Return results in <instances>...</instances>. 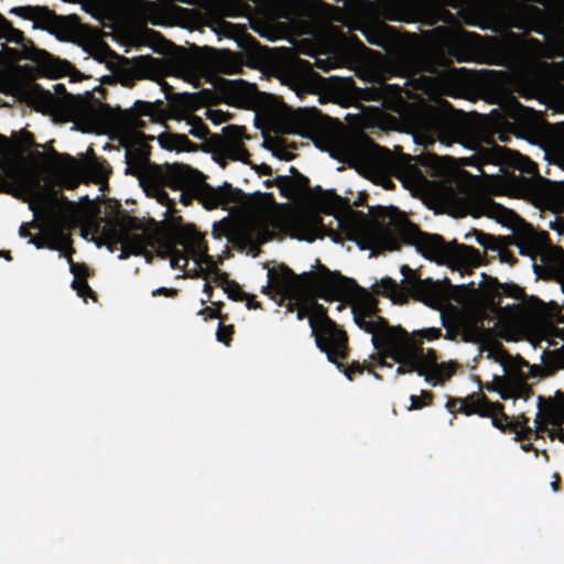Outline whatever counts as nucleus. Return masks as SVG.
<instances>
[{"instance_id": "27", "label": "nucleus", "mask_w": 564, "mask_h": 564, "mask_svg": "<svg viewBox=\"0 0 564 564\" xmlns=\"http://www.w3.org/2000/svg\"><path fill=\"white\" fill-rule=\"evenodd\" d=\"M486 389L488 391H498L500 393L501 399H517V398H527L530 393H532L531 388H529L525 383L520 382L517 386H509L506 383L503 378H496L495 382L487 383Z\"/></svg>"}, {"instance_id": "2", "label": "nucleus", "mask_w": 564, "mask_h": 564, "mask_svg": "<svg viewBox=\"0 0 564 564\" xmlns=\"http://www.w3.org/2000/svg\"><path fill=\"white\" fill-rule=\"evenodd\" d=\"M373 221L367 232H348L361 249L372 251L399 250L402 243L416 247L425 258L438 263L458 262L476 268L481 264L482 256L478 249L453 242H446L440 235L422 232L408 217L395 207L371 209Z\"/></svg>"}, {"instance_id": "4", "label": "nucleus", "mask_w": 564, "mask_h": 564, "mask_svg": "<svg viewBox=\"0 0 564 564\" xmlns=\"http://www.w3.org/2000/svg\"><path fill=\"white\" fill-rule=\"evenodd\" d=\"M378 312L375 303H360L351 310L358 327L371 334V343L377 349L372 358L381 367L389 366L386 359L391 358L399 364L398 375L416 372L421 377L426 376L432 362L424 357L423 350L412 347L408 332L401 326L389 325Z\"/></svg>"}, {"instance_id": "50", "label": "nucleus", "mask_w": 564, "mask_h": 564, "mask_svg": "<svg viewBox=\"0 0 564 564\" xmlns=\"http://www.w3.org/2000/svg\"><path fill=\"white\" fill-rule=\"evenodd\" d=\"M499 289L501 290V293L507 297L522 300L525 296L523 289L513 283L499 284Z\"/></svg>"}, {"instance_id": "42", "label": "nucleus", "mask_w": 564, "mask_h": 564, "mask_svg": "<svg viewBox=\"0 0 564 564\" xmlns=\"http://www.w3.org/2000/svg\"><path fill=\"white\" fill-rule=\"evenodd\" d=\"M471 234L475 236L476 241L482 246L486 250H496L499 248V240L501 237L496 238L490 234H486L481 230L473 229Z\"/></svg>"}, {"instance_id": "22", "label": "nucleus", "mask_w": 564, "mask_h": 564, "mask_svg": "<svg viewBox=\"0 0 564 564\" xmlns=\"http://www.w3.org/2000/svg\"><path fill=\"white\" fill-rule=\"evenodd\" d=\"M224 133V150L226 154L234 161H246L249 152L242 143L243 130L238 126H227L223 129Z\"/></svg>"}, {"instance_id": "31", "label": "nucleus", "mask_w": 564, "mask_h": 564, "mask_svg": "<svg viewBox=\"0 0 564 564\" xmlns=\"http://www.w3.org/2000/svg\"><path fill=\"white\" fill-rule=\"evenodd\" d=\"M169 183L170 181L166 177H162V180H159L158 182L151 180H143L140 182L148 195L155 197L160 204L172 208L175 203L169 197V194L164 189L165 187H169Z\"/></svg>"}, {"instance_id": "34", "label": "nucleus", "mask_w": 564, "mask_h": 564, "mask_svg": "<svg viewBox=\"0 0 564 564\" xmlns=\"http://www.w3.org/2000/svg\"><path fill=\"white\" fill-rule=\"evenodd\" d=\"M507 376L514 377L521 381L525 378L524 368L530 369V364L519 355L513 357L510 355V360L502 367Z\"/></svg>"}, {"instance_id": "30", "label": "nucleus", "mask_w": 564, "mask_h": 564, "mask_svg": "<svg viewBox=\"0 0 564 564\" xmlns=\"http://www.w3.org/2000/svg\"><path fill=\"white\" fill-rule=\"evenodd\" d=\"M488 410L492 413L487 417L491 419L492 425L502 433H512L517 430L513 417L505 413V408L500 402H490Z\"/></svg>"}, {"instance_id": "16", "label": "nucleus", "mask_w": 564, "mask_h": 564, "mask_svg": "<svg viewBox=\"0 0 564 564\" xmlns=\"http://www.w3.org/2000/svg\"><path fill=\"white\" fill-rule=\"evenodd\" d=\"M1 39L17 45V47H9L4 43L1 44V47L4 48V54L11 63H17L22 59L41 63L48 56L45 51L36 48L33 42L24 36L22 31L13 28L2 15H0V40Z\"/></svg>"}, {"instance_id": "25", "label": "nucleus", "mask_w": 564, "mask_h": 564, "mask_svg": "<svg viewBox=\"0 0 564 564\" xmlns=\"http://www.w3.org/2000/svg\"><path fill=\"white\" fill-rule=\"evenodd\" d=\"M52 143L53 141L44 147L47 150V163L61 174H77L80 169L79 162L68 153L57 152Z\"/></svg>"}, {"instance_id": "29", "label": "nucleus", "mask_w": 564, "mask_h": 564, "mask_svg": "<svg viewBox=\"0 0 564 564\" xmlns=\"http://www.w3.org/2000/svg\"><path fill=\"white\" fill-rule=\"evenodd\" d=\"M368 43L387 48L389 45V33L392 28L384 24L378 23L373 25H365L360 29Z\"/></svg>"}, {"instance_id": "47", "label": "nucleus", "mask_w": 564, "mask_h": 564, "mask_svg": "<svg viewBox=\"0 0 564 564\" xmlns=\"http://www.w3.org/2000/svg\"><path fill=\"white\" fill-rule=\"evenodd\" d=\"M225 293H227L230 300L236 302H242L247 297V293L234 280H231L227 285H225Z\"/></svg>"}, {"instance_id": "55", "label": "nucleus", "mask_w": 564, "mask_h": 564, "mask_svg": "<svg viewBox=\"0 0 564 564\" xmlns=\"http://www.w3.org/2000/svg\"><path fill=\"white\" fill-rule=\"evenodd\" d=\"M169 253L171 258V265L172 268H182L186 267L188 263V258L184 256L180 250H177L175 247L169 248Z\"/></svg>"}, {"instance_id": "23", "label": "nucleus", "mask_w": 564, "mask_h": 564, "mask_svg": "<svg viewBox=\"0 0 564 564\" xmlns=\"http://www.w3.org/2000/svg\"><path fill=\"white\" fill-rule=\"evenodd\" d=\"M275 187L279 188L282 197L294 199L310 191V180L303 174L295 176L279 175L275 181Z\"/></svg>"}, {"instance_id": "62", "label": "nucleus", "mask_w": 564, "mask_h": 564, "mask_svg": "<svg viewBox=\"0 0 564 564\" xmlns=\"http://www.w3.org/2000/svg\"><path fill=\"white\" fill-rule=\"evenodd\" d=\"M159 295L174 297L177 295V290L167 289V288H159V289L152 291V296H159Z\"/></svg>"}, {"instance_id": "36", "label": "nucleus", "mask_w": 564, "mask_h": 564, "mask_svg": "<svg viewBox=\"0 0 564 564\" xmlns=\"http://www.w3.org/2000/svg\"><path fill=\"white\" fill-rule=\"evenodd\" d=\"M541 313L551 321L564 324V303L558 304L555 301L549 303L540 302Z\"/></svg>"}, {"instance_id": "63", "label": "nucleus", "mask_w": 564, "mask_h": 564, "mask_svg": "<svg viewBox=\"0 0 564 564\" xmlns=\"http://www.w3.org/2000/svg\"><path fill=\"white\" fill-rule=\"evenodd\" d=\"M23 145L25 149L32 148V147H35V148L42 147L41 144L35 143L33 134L28 131L23 132Z\"/></svg>"}, {"instance_id": "3", "label": "nucleus", "mask_w": 564, "mask_h": 564, "mask_svg": "<svg viewBox=\"0 0 564 564\" xmlns=\"http://www.w3.org/2000/svg\"><path fill=\"white\" fill-rule=\"evenodd\" d=\"M550 161L564 170V142L549 153ZM464 165L475 166L482 177L494 178L501 173L509 175L511 187L519 196L538 207L557 206L564 212V182L542 177L536 163L519 152L496 143L475 149L473 155L463 158Z\"/></svg>"}, {"instance_id": "11", "label": "nucleus", "mask_w": 564, "mask_h": 564, "mask_svg": "<svg viewBox=\"0 0 564 564\" xmlns=\"http://www.w3.org/2000/svg\"><path fill=\"white\" fill-rule=\"evenodd\" d=\"M9 140L0 134V193L26 199L39 200L42 197L41 178L37 173L29 171L21 158L7 154Z\"/></svg>"}, {"instance_id": "53", "label": "nucleus", "mask_w": 564, "mask_h": 564, "mask_svg": "<svg viewBox=\"0 0 564 564\" xmlns=\"http://www.w3.org/2000/svg\"><path fill=\"white\" fill-rule=\"evenodd\" d=\"M69 263V270L74 274V279H84L86 280L89 274V269L85 263H76L74 262L72 254L67 257Z\"/></svg>"}, {"instance_id": "12", "label": "nucleus", "mask_w": 564, "mask_h": 564, "mask_svg": "<svg viewBox=\"0 0 564 564\" xmlns=\"http://www.w3.org/2000/svg\"><path fill=\"white\" fill-rule=\"evenodd\" d=\"M401 273L403 275L401 284H398L391 278L381 280V288L386 295L393 296L402 290L412 299L423 302L433 308H438L448 297L446 289L454 288L447 278L442 282L433 281L430 278L422 279L415 270L405 264L401 267Z\"/></svg>"}, {"instance_id": "54", "label": "nucleus", "mask_w": 564, "mask_h": 564, "mask_svg": "<svg viewBox=\"0 0 564 564\" xmlns=\"http://www.w3.org/2000/svg\"><path fill=\"white\" fill-rule=\"evenodd\" d=\"M535 430H533V435L535 440L543 438L542 433H547V425L551 424L547 419V412L545 413V417H542L541 413L539 412L535 420Z\"/></svg>"}, {"instance_id": "56", "label": "nucleus", "mask_w": 564, "mask_h": 564, "mask_svg": "<svg viewBox=\"0 0 564 564\" xmlns=\"http://www.w3.org/2000/svg\"><path fill=\"white\" fill-rule=\"evenodd\" d=\"M172 138L177 140L175 141V150L177 151H193L196 149V145L185 134L176 133V137Z\"/></svg>"}, {"instance_id": "5", "label": "nucleus", "mask_w": 564, "mask_h": 564, "mask_svg": "<svg viewBox=\"0 0 564 564\" xmlns=\"http://www.w3.org/2000/svg\"><path fill=\"white\" fill-rule=\"evenodd\" d=\"M269 278L279 291L284 292L280 305H285L286 313L296 312L299 321L308 318L311 313L310 301L304 299L307 285L326 301H344L358 288L355 280L332 272L324 265L318 273L311 271L299 275L289 267L281 264L276 269H269Z\"/></svg>"}, {"instance_id": "45", "label": "nucleus", "mask_w": 564, "mask_h": 564, "mask_svg": "<svg viewBox=\"0 0 564 564\" xmlns=\"http://www.w3.org/2000/svg\"><path fill=\"white\" fill-rule=\"evenodd\" d=\"M432 400H433V393L422 390L420 397H416V395L410 397L411 405H410L409 410H420L426 405H430L432 403Z\"/></svg>"}, {"instance_id": "64", "label": "nucleus", "mask_w": 564, "mask_h": 564, "mask_svg": "<svg viewBox=\"0 0 564 564\" xmlns=\"http://www.w3.org/2000/svg\"><path fill=\"white\" fill-rule=\"evenodd\" d=\"M245 301H246V306H247L248 310L261 308V304H260V302H258L256 300L254 295H248L247 294V297L245 299Z\"/></svg>"}, {"instance_id": "35", "label": "nucleus", "mask_w": 564, "mask_h": 564, "mask_svg": "<svg viewBox=\"0 0 564 564\" xmlns=\"http://www.w3.org/2000/svg\"><path fill=\"white\" fill-rule=\"evenodd\" d=\"M345 361L346 360H338L337 362L333 364L336 365L337 369L341 371L350 381L354 380V377L356 375H362L365 370H367L370 373H375L366 361H364L362 364L359 361H352L349 365H347Z\"/></svg>"}, {"instance_id": "49", "label": "nucleus", "mask_w": 564, "mask_h": 564, "mask_svg": "<svg viewBox=\"0 0 564 564\" xmlns=\"http://www.w3.org/2000/svg\"><path fill=\"white\" fill-rule=\"evenodd\" d=\"M498 253V257L501 262H506L509 264H514L517 262V258L514 254L509 250L508 245L506 242L505 238H500L499 240V248L494 250Z\"/></svg>"}, {"instance_id": "6", "label": "nucleus", "mask_w": 564, "mask_h": 564, "mask_svg": "<svg viewBox=\"0 0 564 564\" xmlns=\"http://www.w3.org/2000/svg\"><path fill=\"white\" fill-rule=\"evenodd\" d=\"M326 228L319 215L310 212H294L286 216L269 213L263 217L245 223L231 232H214L215 236H227L231 241L243 247H258L273 236L272 232H289L292 238L313 242L322 238Z\"/></svg>"}, {"instance_id": "51", "label": "nucleus", "mask_w": 564, "mask_h": 564, "mask_svg": "<svg viewBox=\"0 0 564 564\" xmlns=\"http://www.w3.org/2000/svg\"><path fill=\"white\" fill-rule=\"evenodd\" d=\"M234 333V325H225L224 322H220L216 332L217 340L229 346L232 340Z\"/></svg>"}, {"instance_id": "37", "label": "nucleus", "mask_w": 564, "mask_h": 564, "mask_svg": "<svg viewBox=\"0 0 564 564\" xmlns=\"http://www.w3.org/2000/svg\"><path fill=\"white\" fill-rule=\"evenodd\" d=\"M133 0H95L96 4L106 13L116 15L131 6Z\"/></svg>"}, {"instance_id": "18", "label": "nucleus", "mask_w": 564, "mask_h": 564, "mask_svg": "<svg viewBox=\"0 0 564 564\" xmlns=\"http://www.w3.org/2000/svg\"><path fill=\"white\" fill-rule=\"evenodd\" d=\"M13 95L36 111L50 113L56 110L58 100L50 90H45L33 82H17L13 84Z\"/></svg>"}, {"instance_id": "28", "label": "nucleus", "mask_w": 564, "mask_h": 564, "mask_svg": "<svg viewBox=\"0 0 564 564\" xmlns=\"http://www.w3.org/2000/svg\"><path fill=\"white\" fill-rule=\"evenodd\" d=\"M216 65L220 73L237 74L240 73L243 65V54L234 53L229 50H221L216 58Z\"/></svg>"}, {"instance_id": "41", "label": "nucleus", "mask_w": 564, "mask_h": 564, "mask_svg": "<svg viewBox=\"0 0 564 564\" xmlns=\"http://www.w3.org/2000/svg\"><path fill=\"white\" fill-rule=\"evenodd\" d=\"M187 124L191 126L188 133L199 140H206L210 134L208 127L204 123L202 118L197 116H189Z\"/></svg>"}, {"instance_id": "8", "label": "nucleus", "mask_w": 564, "mask_h": 564, "mask_svg": "<svg viewBox=\"0 0 564 564\" xmlns=\"http://www.w3.org/2000/svg\"><path fill=\"white\" fill-rule=\"evenodd\" d=\"M152 177L156 181L166 177L170 181L169 188L180 192L178 199L184 206H188L194 199H197L205 208L215 209L234 200L230 184L225 183L215 188L205 182L202 172L186 164L167 165V172L164 174L154 170Z\"/></svg>"}, {"instance_id": "24", "label": "nucleus", "mask_w": 564, "mask_h": 564, "mask_svg": "<svg viewBox=\"0 0 564 564\" xmlns=\"http://www.w3.org/2000/svg\"><path fill=\"white\" fill-rule=\"evenodd\" d=\"M321 120L322 113L316 108L299 109L293 116L297 132L306 137H312L318 132Z\"/></svg>"}, {"instance_id": "33", "label": "nucleus", "mask_w": 564, "mask_h": 564, "mask_svg": "<svg viewBox=\"0 0 564 564\" xmlns=\"http://www.w3.org/2000/svg\"><path fill=\"white\" fill-rule=\"evenodd\" d=\"M87 170L96 183L107 181L112 172L110 164L105 159H94L87 165Z\"/></svg>"}, {"instance_id": "48", "label": "nucleus", "mask_w": 564, "mask_h": 564, "mask_svg": "<svg viewBox=\"0 0 564 564\" xmlns=\"http://www.w3.org/2000/svg\"><path fill=\"white\" fill-rule=\"evenodd\" d=\"M72 288L77 292L78 296L83 299L93 297L95 299V292L91 290L87 280L84 279H74L72 282Z\"/></svg>"}, {"instance_id": "57", "label": "nucleus", "mask_w": 564, "mask_h": 564, "mask_svg": "<svg viewBox=\"0 0 564 564\" xmlns=\"http://www.w3.org/2000/svg\"><path fill=\"white\" fill-rule=\"evenodd\" d=\"M199 315L204 316L205 319L207 318H218L220 322H225L227 321L228 316L226 314H223L221 312H219V310H215L213 306H206L204 308H202L199 312H198Z\"/></svg>"}, {"instance_id": "1", "label": "nucleus", "mask_w": 564, "mask_h": 564, "mask_svg": "<svg viewBox=\"0 0 564 564\" xmlns=\"http://www.w3.org/2000/svg\"><path fill=\"white\" fill-rule=\"evenodd\" d=\"M441 197L460 216H487L505 226L513 227L511 245L519 249L520 254L533 260L535 270L536 260H540L542 267L560 281L564 291V250L551 243L547 232L534 230L514 212L484 194L468 172L462 171L446 178L441 185Z\"/></svg>"}, {"instance_id": "60", "label": "nucleus", "mask_w": 564, "mask_h": 564, "mask_svg": "<svg viewBox=\"0 0 564 564\" xmlns=\"http://www.w3.org/2000/svg\"><path fill=\"white\" fill-rule=\"evenodd\" d=\"M19 234L23 238H30L29 242L35 245L37 248H42L43 243L32 237L29 226L26 224L21 225Z\"/></svg>"}, {"instance_id": "52", "label": "nucleus", "mask_w": 564, "mask_h": 564, "mask_svg": "<svg viewBox=\"0 0 564 564\" xmlns=\"http://www.w3.org/2000/svg\"><path fill=\"white\" fill-rule=\"evenodd\" d=\"M547 419L551 425H562L564 423V404L552 405L547 410Z\"/></svg>"}, {"instance_id": "32", "label": "nucleus", "mask_w": 564, "mask_h": 564, "mask_svg": "<svg viewBox=\"0 0 564 564\" xmlns=\"http://www.w3.org/2000/svg\"><path fill=\"white\" fill-rule=\"evenodd\" d=\"M308 324L312 333L326 325V321L334 322L327 314V310L314 300H310Z\"/></svg>"}, {"instance_id": "19", "label": "nucleus", "mask_w": 564, "mask_h": 564, "mask_svg": "<svg viewBox=\"0 0 564 564\" xmlns=\"http://www.w3.org/2000/svg\"><path fill=\"white\" fill-rule=\"evenodd\" d=\"M420 158L402 154L391 162L392 174L400 180L406 188H420L427 182L426 175L419 166Z\"/></svg>"}, {"instance_id": "14", "label": "nucleus", "mask_w": 564, "mask_h": 564, "mask_svg": "<svg viewBox=\"0 0 564 564\" xmlns=\"http://www.w3.org/2000/svg\"><path fill=\"white\" fill-rule=\"evenodd\" d=\"M11 12L33 21L35 26L47 30L64 40L79 37L84 29L77 15H57L46 7H17Z\"/></svg>"}, {"instance_id": "46", "label": "nucleus", "mask_w": 564, "mask_h": 564, "mask_svg": "<svg viewBox=\"0 0 564 564\" xmlns=\"http://www.w3.org/2000/svg\"><path fill=\"white\" fill-rule=\"evenodd\" d=\"M464 333L465 341L479 343L482 336V329L478 322L465 325Z\"/></svg>"}, {"instance_id": "13", "label": "nucleus", "mask_w": 564, "mask_h": 564, "mask_svg": "<svg viewBox=\"0 0 564 564\" xmlns=\"http://www.w3.org/2000/svg\"><path fill=\"white\" fill-rule=\"evenodd\" d=\"M477 37L475 33L464 32L451 37L444 48L431 51L415 56L420 72L432 75H442L451 68L453 61L458 63L471 62L477 56V51L469 37Z\"/></svg>"}, {"instance_id": "61", "label": "nucleus", "mask_w": 564, "mask_h": 564, "mask_svg": "<svg viewBox=\"0 0 564 564\" xmlns=\"http://www.w3.org/2000/svg\"><path fill=\"white\" fill-rule=\"evenodd\" d=\"M213 281L225 291V285H227L231 280L228 279L225 272H216Z\"/></svg>"}, {"instance_id": "39", "label": "nucleus", "mask_w": 564, "mask_h": 564, "mask_svg": "<svg viewBox=\"0 0 564 564\" xmlns=\"http://www.w3.org/2000/svg\"><path fill=\"white\" fill-rule=\"evenodd\" d=\"M443 7L437 9V17H433L431 21H429V25H434L437 21L447 22L449 19H453V14L447 11L444 7H451L453 9H458L462 7L464 0H438Z\"/></svg>"}, {"instance_id": "21", "label": "nucleus", "mask_w": 564, "mask_h": 564, "mask_svg": "<svg viewBox=\"0 0 564 564\" xmlns=\"http://www.w3.org/2000/svg\"><path fill=\"white\" fill-rule=\"evenodd\" d=\"M225 93L232 102L251 108L257 105L264 94L260 93L256 84L242 79L225 80Z\"/></svg>"}, {"instance_id": "17", "label": "nucleus", "mask_w": 564, "mask_h": 564, "mask_svg": "<svg viewBox=\"0 0 564 564\" xmlns=\"http://www.w3.org/2000/svg\"><path fill=\"white\" fill-rule=\"evenodd\" d=\"M314 336L316 347L326 354L329 362L347 360L350 355L349 337L347 332L336 322L326 321V325L319 327Z\"/></svg>"}, {"instance_id": "15", "label": "nucleus", "mask_w": 564, "mask_h": 564, "mask_svg": "<svg viewBox=\"0 0 564 564\" xmlns=\"http://www.w3.org/2000/svg\"><path fill=\"white\" fill-rule=\"evenodd\" d=\"M422 123L426 131L442 143L465 144L466 142L468 127L463 121L442 112L437 108H427L423 112Z\"/></svg>"}, {"instance_id": "58", "label": "nucleus", "mask_w": 564, "mask_h": 564, "mask_svg": "<svg viewBox=\"0 0 564 564\" xmlns=\"http://www.w3.org/2000/svg\"><path fill=\"white\" fill-rule=\"evenodd\" d=\"M169 137H176V133H162L158 137L159 143L162 148L166 150H175V141L176 139L169 138Z\"/></svg>"}, {"instance_id": "43", "label": "nucleus", "mask_w": 564, "mask_h": 564, "mask_svg": "<svg viewBox=\"0 0 564 564\" xmlns=\"http://www.w3.org/2000/svg\"><path fill=\"white\" fill-rule=\"evenodd\" d=\"M487 358L498 362L499 365H501V367L506 366V364L510 360V354L505 349V347L500 343L494 344L487 349Z\"/></svg>"}, {"instance_id": "20", "label": "nucleus", "mask_w": 564, "mask_h": 564, "mask_svg": "<svg viewBox=\"0 0 564 564\" xmlns=\"http://www.w3.org/2000/svg\"><path fill=\"white\" fill-rule=\"evenodd\" d=\"M281 70L293 83L308 86L316 82L324 80L314 69L308 61L297 56H290L282 65Z\"/></svg>"}, {"instance_id": "44", "label": "nucleus", "mask_w": 564, "mask_h": 564, "mask_svg": "<svg viewBox=\"0 0 564 564\" xmlns=\"http://www.w3.org/2000/svg\"><path fill=\"white\" fill-rule=\"evenodd\" d=\"M544 364L554 369H564V348L555 349L553 351H544Z\"/></svg>"}, {"instance_id": "9", "label": "nucleus", "mask_w": 564, "mask_h": 564, "mask_svg": "<svg viewBox=\"0 0 564 564\" xmlns=\"http://www.w3.org/2000/svg\"><path fill=\"white\" fill-rule=\"evenodd\" d=\"M488 131L491 137L507 142L509 135L539 142L545 134L547 122L541 112L522 106L516 98L502 109H494L488 118Z\"/></svg>"}, {"instance_id": "7", "label": "nucleus", "mask_w": 564, "mask_h": 564, "mask_svg": "<svg viewBox=\"0 0 564 564\" xmlns=\"http://www.w3.org/2000/svg\"><path fill=\"white\" fill-rule=\"evenodd\" d=\"M142 117H148L151 122H163L167 118L166 105L163 100L154 102L137 100L131 108V120L135 129L123 132L119 139L120 145L126 150V175L137 177L140 182L151 180L154 170L161 171L163 174L167 172V165H159L151 162V149L149 141H153L154 137L147 135L139 129L145 128Z\"/></svg>"}, {"instance_id": "38", "label": "nucleus", "mask_w": 564, "mask_h": 564, "mask_svg": "<svg viewBox=\"0 0 564 564\" xmlns=\"http://www.w3.org/2000/svg\"><path fill=\"white\" fill-rule=\"evenodd\" d=\"M514 423L517 424V430L513 431L514 440L520 441H530L533 435V429L529 426V417L524 414H520L517 417H513Z\"/></svg>"}, {"instance_id": "10", "label": "nucleus", "mask_w": 564, "mask_h": 564, "mask_svg": "<svg viewBox=\"0 0 564 564\" xmlns=\"http://www.w3.org/2000/svg\"><path fill=\"white\" fill-rule=\"evenodd\" d=\"M156 229L147 226L134 216H124L110 220L101 232L107 248L113 252L120 248V260L130 256H142L148 247L158 242Z\"/></svg>"}, {"instance_id": "40", "label": "nucleus", "mask_w": 564, "mask_h": 564, "mask_svg": "<svg viewBox=\"0 0 564 564\" xmlns=\"http://www.w3.org/2000/svg\"><path fill=\"white\" fill-rule=\"evenodd\" d=\"M317 189L321 192V202L327 214H333L344 203L343 198L334 191H323L321 187H317Z\"/></svg>"}, {"instance_id": "26", "label": "nucleus", "mask_w": 564, "mask_h": 564, "mask_svg": "<svg viewBox=\"0 0 564 564\" xmlns=\"http://www.w3.org/2000/svg\"><path fill=\"white\" fill-rule=\"evenodd\" d=\"M458 401V412L465 415L477 414L485 417L492 413L487 406L490 405L491 401L481 392L471 393L464 399L459 398Z\"/></svg>"}, {"instance_id": "59", "label": "nucleus", "mask_w": 564, "mask_h": 564, "mask_svg": "<svg viewBox=\"0 0 564 564\" xmlns=\"http://www.w3.org/2000/svg\"><path fill=\"white\" fill-rule=\"evenodd\" d=\"M207 118L213 121L215 124H219L227 120L226 115L221 110H212L208 109L206 111Z\"/></svg>"}]
</instances>
